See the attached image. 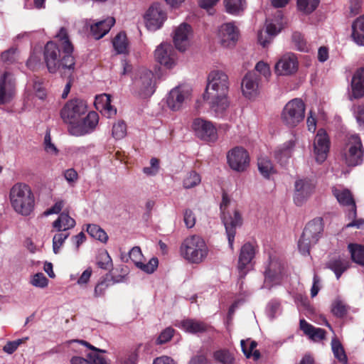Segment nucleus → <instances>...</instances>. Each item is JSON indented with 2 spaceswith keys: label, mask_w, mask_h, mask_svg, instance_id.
Wrapping results in <instances>:
<instances>
[{
  "label": "nucleus",
  "mask_w": 364,
  "mask_h": 364,
  "mask_svg": "<svg viewBox=\"0 0 364 364\" xmlns=\"http://www.w3.org/2000/svg\"><path fill=\"white\" fill-rule=\"evenodd\" d=\"M60 46L63 49L61 54L59 46L57 43L49 41L44 48V61L50 73H55L60 69L68 72L70 75L75 70V58L72 55L73 46L68 38V35L65 28H61L56 35Z\"/></svg>",
  "instance_id": "obj_1"
},
{
  "label": "nucleus",
  "mask_w": 364,
  "mask_h": 364,
  "mask_svg": "<svg viewBox=\"0 0 364 364\" xmlns=\"http://www.w3.org/2000/svg\"><path fill=\"white\" fill-rule=\"evenodd\" d=\"M209 250L204 239L198 235L186 237L181 242L179 253L187 262L191 264H200L208 257Z\"/></svg>",
  "instance_id": "obj_2"
},
{
  "label": "nucleus",
  "mask_w": 364,
  "mask_h": 364,
  "mask_svg": "<svg viewBox=\"0 0 364 364\" xmlns=\"http://www.w3.org/2000/svg\"><path fill=\"white\" fill-rule=\"evenodd\" d=\"M9 198L14 210L22 215H28L34 208V196L28 186L18 183L10 190Z\"/></svg>",
  "instance_id": "obj_3"
},
{
  "label": "nucleus",
  "mask_w": 364,
  "mask_h": 364,
  "mask_svg": "<svg viewBox=\"0 0 364 364\" xmlns=\"http://www.w3.org/2000/svg\"><path fill=\"white\" fill-rule=\"evenodd\" d=\"M323 230V224L321 218H316L306 224L298 242V248L302 255L309 254L311 246L317 243Z\"/></svg>",
  "instance_id": "obj_4"
},
{
  "label": "nucleus",
  "mask_w": 364,
  "mask_h": 364,
  "mask_svg": "<svg viewBox=\"0 0 364 364\" xmlns=\"http://www.w3.org/2000/svg\"><path fill=\"white\" fill-rule=\"evenodd\" d=\"M230 203L228 195L223 192L222 196V202L220 209L222 213L223 223L225 228V231L228 240L229 246L233 248V242L236 234V228L242 225V217L237 210H235L233 215L225 213V210Z\"/></svg>",
  "instance_id": "obj_5"
},
{
  "label": "nucleus",
  "mask_w": 364,
  "mask_h": 364,
  "mask_svg": "<svg viewBox=\"0 0 364 364\" xmlns=\"http://www.w3.org/2000/svg\"><path fill=\"white\" fill-rule=\"evenodd\" d=\"M305 104L299 98L289 101L281 112V120L288 127L293 128L303 122L305 117Z\"/></svg>",
  "instance_id": "obj_6"
},
{
  "label": "nucleus",
  "mask_w": 364,
  "mask_h": 364,
  "mask_svg": "<svg viewBox=\"0 0 364 364\" xmlns=\"http://www.w3.org/2000/svg\"><path fill=\"white\" fill-rule=\"evenodd\" d=\"M364 149L360 136L352 134L343 150L342 157L348 166H355L363 161Z\"/></svg>",
  "instance_id": "obj_7"
},
{
  "label": "nucleus",
  "mask_w": 364,
  "mask_h": 364,
  "mask_svg": "<svg viewBox=\"0 0 364 364\" xmlns=\"http://www.w3.org/2000/svg\"><path fill=\"white\" fill-rule=\"evenodd\" d=\"M154 75L149 70L141 68L135 74L132 82L134 93L140 97L146 98L151 96L155 91Z\"/></svg>",
  "instance_id": "obj_8"
},
{
  "label": "nucleus",
  "mask_w": 364,
  "mask_h": 364,
  "mask_svg": "<svg viewBox=\"0 0 364 364\" xmlns=\"http://www.w3.org/2000/svg\"><path fill=\"white\" fill-rule=\"evenodd\" d=\"M229 80L228 75L222 70H213L208 77V84L203 99L215 97L218 95L228 94Z\"/></svg>",
  "instance_id": "obj_9"
},
{
  "label": "nucleus",
  "mask_w": 364,
  "mask_h": 364,
  "mask_svg": "<svg viewBox=\"0 0 364 364\" xmlns=\"http://www.w3.org/2000/svg\"><path fill=\"white\" fill-rule=\"evenodd\" d=\"M87 107L82 100L75 99L69 100L63 107L60 116L68 127L77 125L81 117L86 112Z\"/></svg>",
  "instance_id": "obj_10"
},
{
  "label": "nucleus",
  "mask_w": 364,
  "mask_h": 364,
  "mask_svg": "<svg viewBox=\"0 0 364 364\" xmlns=\"http://www.w3.org/2000/svg\"><path fill=\"white\" fill-rule=\"evenodd\" d=\"M227 160L230 167L237 172L245 171L250 165L248 152L241 146H236L228 152Z\"/></svg>",
  "instance_id": "obj_11"
},
{
  "label": "nucleus",
  "mask_w": 364,
  "mask_h": 364,
  "mask_svg": "<svg viewBox=\"0 0 364 364\" xmlns=\"http://www.w3.org/2000/svg\"><path fill=\"white\" fill-rule=\"evenodd\" d=\"M98 122V114L94 111L90 112L85 117H81L77 125L68 127V131L72 135L82 136L92 132Z\"/></svg>",
  "instance_id": "obj_12"
},
{
  "label": "nucleus",
  "mask_w": 364,
  "mask_h": 364,
  "mask_svg": "<svg viewBox=\"0 0 364 364\" xmlns=\"http://www.w3.org/2000/svg\"><path fill=\"white\" fill-rule=\"evenodd\" d=\"M299 67L296 55L287 53L281 56L274 66L275 73L278 75H291L295 73Z\"/></svg>",
  "instance_id": "obj_13"
},
{
  "label": "nucleus",
  "mask_w": 364,
  "mask_h": 364,
  "mask_svg": "<svg viewBox=\"0 0 364 364\" xmlns=\"http://www.w3.org/2000/svg\"><path fill=\"white\" fill-rule=\"evenodd\" d=\"M255 254V247L252 243L246 242L241 247L237 264L240 278L246 276Z\"/></svg>",
  "instance_id": "obj_14"
},
{
  "label": "nucleus",
  "mask_w": 364,
  "mask_h": 364,
  "mask_svg": "<svg viewBox=\"0 0 364 364\" xmlns=\"http://www.w3.org/2000/svg\"><path fill=\"white\" fill-rule=\"evenodd\" d=\"M330 141L326 132L318 129L314 141V154L318 163H323L327 158L329 151Z\"/></svg>",
  "instance_id": "obj_15"
},
{
  "label": "nucleus",
  "mask_w": 364,
  "mask_h": 364,
  "mask_svg": "<svg viewBox=\"0 0 364 364\" xmlns=\"http://www.w3.org/2000/svg\"><path fill=\"white\" fill-rule=\"evenodd\" d=\"M192 127L197 136L203 140L215 141L218 138L216 129L211 122L198 118L193 121Z\"/></svg>",
  "instance_id": "obj_16"
},
{
  "label": "nucleus",
  "mask_w": 364,
  "mask_h": 364,
  "mask_svg": "<svg viewBox=\"0 0 364 364\" xmlns=\"http://www.w3.org/2000/svg\"><path fill=\"white\" fill-rule=\"evenodd\" d=\"M154 55L160 64L168 68H171L176 64V52L170 43H161L156 48Z\"/></svg>",
  "instance_id": "obj_17"
},
{
  "label": "nucleus",
  "mask_w": 364,
  "mask_h": 364,
  "mask_svg": "<svg viewBox=\"0 0 364 364\" xmlns=\"http://www.w3.org/2000/svg\"><path fill=\"white\" fill-rule=\"evenodd\" d=\"M144 18L148 29L156 31L161 27L166 19V14L159 4H154L146 11Z\"/></svg>",
  "instance_id": "obj_18"
},
{
  "label": "nucleus",
  "mask_w": 364,
  "mask_h": 364,
  "mask_svg": "<svg viewBox=\"0 0 364 364\" xmlns=\"http://www.w3.org/2000/svg\"><path fill=\"white\" fill-rule=\"evenodd\" d=\"M192 36V28L190 25L183 23L178 26L173 33V43L180 51H185L190 44V38Z\"/></svg>",
  "instance_id": "obj_19"
},
{
  "label": "nucleus",
  "mask_w": 364,
  "mask_h": 364,
  "mask_svg": "<svg viewBox=\"0 0 364 364\" xmlns=\"http://www.w3.org/2000/svg\"><path fill=\"white\" fill-rule=\"evenodd\" d=\"M218 38L221 46L225 48L232 47L238 39V31L232 23H226L219 28Z\"/></svg>",
  "instance_id": "obj_20"
},
{
  "label": "nucleus",
  "mask_w": 364,
  "mask_h": 364,
  "mask_svg": "<svg viewBox=\"0 0 364 364\" xmlns=\"http://www.w3.org/2000/svg\"><path fill=\"white\" fill-rule=\"evenodd\" d=\"M314 186L310 180L299 179L294 184V201L296 205H301L311 196Z\"/></svg>",
  "instance_id": "obj_21"
},
{
  "label": "nucleus",
  "mask_w": 364,
  "mask_h": 364,
  "mask_svg": "<svg viewBox=\"0 0 364 364\" xmlns=\"http://www.w3.org/2000/svg\"><path fill=\"white\" fill-rule=\"evenodd\" d=\"M259 76L255 72H250L245 75L242 82V91L245 97L252 99L259 94Z\"/></svg>",
  "instance_id": "obj_22"
},
{
  "label": "nucleus",
  "mask_w": 364,
  "mask_h": 364,
  "mask_svg": "<svg viewBox=\"0 0 364 364\" xmlns=\"http://www.w3.org/2000/svg\"><path fill=\"white\" fill-rule=\"evenodd\" d=\"M14 92V79L10 73L5 72L0 77V105L10 102Z\"/></svg>",
  "instance_id": "obj_23"
},
{
  "label": "nucleus",
  "mask_w": 364,
  "mask_h": 364,
  "mask_svg": "<svg viewBox=\"0 0 364 364\" xmlns=\"http://www.w3.org/2000/svg\"><path fill=\"white\" fill-rule=\"evenodd\" d=\"M188 96L189 92L188 90L181 87H176L168 93L166 99L167 105L173 111L178 110Z\"/></svg>",
  "instance_id": "obj_24"
},
{
  "label": "nucleus",
  "mask_w": 364,
  "mask_h": 364,
  "mask_svg": "<svg viewBox=\"0 0 364 364\" xmlns=\"http://www.w3.org/2000/svg\"><path fill=\"white\" fill-rule=\"evenodd\" d=\"M228 94L218 95L215 97H206L210 109L217 117H223L230 106V102L227 97Z\"/></svg>",
  "instance_id": "obj_25"
},
{
  "label": "nucleus",
  "mask_w": 364,
  "mask_h": 364,
  "mask_svg": "<svg viewBox=\"0 0 364 364\" xmlns=\"http://www.w3.org/2000/svg\"><path fill=\"white\" fill-rule=\"evenodd\" d=\"M333 193L341 205L345 206H350L351 209L349 210L348 218L353 219L355 218L356 205L350 191L348 189L339 190L334 188L333 190Z\"/></svg>",
  "instance_id": "obj_26"
},
{
  "label": "nucleus",
  "mask_w": 364,
  "mask_h": 364,
  "mask_svg": "<svg viewBox=\"0 0 364 364\" xmlns=\"http://www.w3.org/2000/svg\"><path fill=\"white\" fill-rule=\"evenodd\" d=\"M281 266L277 261L270 262L264 272V285L270 289L273 285L278 284L281 279Z\"/></svg>",
  "instance_id": "obj_27"
},
{
  "label": "nucleus",
  "mask_w": 364,
  "mask_h": 364,
  "mask_svg": "<svg viewBox=\"0 0 364 364\" xmlns=\"http://www.w3.org/2000/svg\"><path fill=\"white\" fill-rule=\"evenodd\" d=\"M114 23L115 19L113 17L96 22L90 26L91 35L97 40L100 39L109 31Z\"/></svg>",
  "instance_id": "obj_28"
},
{
  "label": "nucleus",
  "mask_w": 364,
  "mask_h": 364,
  "mask_svg": "<svg viewBox=\"0 0 364 364\" xmlns=\"http://www.w3.org/2000/svg\"><path fill=\"white\" fill-rule=\"evenodd\" d=\"M95 105L96 109L100 110L107 118L115 115L117 109L111 105L110 95L102 94L96 96Z\"/></svg>",
  "instance_id": "obj_29"
},
{
  "label": "nucleus",
  "mask_w": 364,
  "mask_h": 364,
  "mask_svg": "<svg viewBox=\"0 0 364 364\" xmlns=\"http://www.w3.org/2000/svg\"><path fill=\"white\" fill-rule=\"evenodd\" d=\"M352 96L360 98L364 96V67L358 68L351 80Z\"/></svg>",
  "instance_id": "obj_30"
},
{
  "label": "nucleus",
  "mask_w": 364,
  "mask_h": 364,
  "mask_svg": "<svg viewBox=\"0 0 364 364\" xmlns=\"http://www.w3.org/2000/svg\"><path fill=\"white\" fill-rule=\"evenodd\" d=\"M300 328L306 335L309 336L311 339L315 341H321L326 336L325 330L314 327L307 323L304 319L300 320Z\"/></svg>",
  "instance_id": "obj_31"
},
{
  "label": "nucleus",
  "mask_w": 364,
  "mask_h": 364,
  "mask_svg": "<svg viewBox=\"0 0 364 364\" xmlns=\"http://www.w3.org/2000/svg\"><path fill=\"white\" fill-rule=\"evenodd\" d=\"M122 277L120 279H116L110 273H107L105 276L97 284L94 290V296L95 297L103 296L105 294L107 288L115 283H118L122 281Z\"/></svg>",
  "instance_id": "obj_32"
},
{
  "label": "nucleus",
  "mask_w": 364,
  "mask_h": 364,
  "mask_svg": "<svg viewBox=\"0 0 364 364\" xmlns=\"http://www.w3.org/2000/svg\"><path fill=\"white\" fill-rule=\"evenodd\" d=\"M327 267L335 273L337 279H338L342 274L346 271L350 267V262L348 259L338 257L331 259Z\"/></svg>",
  "instance_id": "obj_33"
},
{
  "label": "nucleus",
  "mask_w": 364,
  "mask_h": 364,
  "mask_svg": "<svg viewBox=\"0 0 364 364\" xmlns=\"http://www.w3.org/2000/svg\"><path fill=\"white\" fill-rule=\"evenodd\" d=\"M75 225V220L72 218L68 213H62L53 223V227L58 232H65L74 228Z\"/></svg>",
  "instance_id": "obj_34"
},
{
  "label": "nucleus",
  "mask_w": 364,
  "mask_h": 364,
  "mask_svg": "<svg viewBox=\"0 0 364 364\" xmlns=\"http://www.w3.org/2000/svg\"><path fill=\"white\" fill-rule=\"evenodd\" d=\"M178 327L183 328L186 332L196 333L205 331L208 326L203 322L187 319L181 321L178 324Z\"/></svg>",
  "instance_id": "obj_35"
},
{
  "label": "nucleus",
  "mask_w": 364,
  "mask_h": 364,
  "mask_svg": "<svg viewBox=\"0 0 364 364\" xmlns=\"http://www.w3.org/2000/svg\"><path fill=\"white\" fill-rule=\"evenodd\" d=\"M352 37L360 46H364V16L358 18L352 25Z\"/></svg>",
  "instance_id": "obj_36"
},
{
  "label": "nucleus",
  "mask_w": 364,
  "mask_h": 364,
  "mask_svg": "<svg viewBox=\"0 0 364 364\" xmlns=\"http://www.w3.org/2000/svg\"><path fill=\"white\" fill-rule=\"evenodd\" d=\"M90 360L81 357H73L71 364H109L105 358L99 355L97 353H91L87 355Z\"/></svg>",
  "instance_id": "obj_37"
},
{
  "label": "nucleus",
  "mask_w": 364,
  "mask_h": 364,
  "mask_svg": "<svg viewBox=\"0 0 364 364\" xmlns=\"http://www.w3.org/2000/svg\"><path fill=\"white\" fill-rule=\"evenodd\" d=\"M295 144L294 141L289 140L285 142L281 147L275 151V157L279 162L283 163L291 156V152Z\"/></svg>",
  "instance_id": "obj_38"
},
{
  "label": "nucleus",
  "mask_w": 364,
  "mask_h": 364,
  "mask_svg": "<svg viewBox=\"0 0 364 364\" xmlns=\"http://www.w3.org/2000/svg\"><path fill=\"white\" fill-rule=\"evenodd\" d=\"M348 247L352 260L361 266H364V246L356 244H349Z\"/></svg>",
  "instance_id": "obj_39"
},
{
  "label": "nucleus",
  "mask_w": 364,
  "mask_h": 364,
  "mask_svg": "<svg viewBox=\"0 0 364 364\" xmlns=\"http://www.w3.org/2000/svg\"><path fill=\"white\" fill-rule=\"evenodd\" d=\"M224 4L228 13L237 15L244 11L245 0H224Z\"/></svg>",
  "instance_id": "obj_40"
},
{
  "label": "nucleus",
  "mask_w": 364,
  "mask_h": 364,
  "mask_svg": "<svg viewBox=\"0 0 364 364\" xmlns=\"http://www.w3.org/2000/svg\"><path fill=\"white\" fill-rule=\"evenodd\" d=\"M97 265L100 269L109 272L113 269L112 258L107 250H102L98 253L97 256Z\"/></svg>",
  "instance_id": "obj_41"
},
{
  "label": "nucleus",
  "mask_w": 364,
  "mask_h": 364,
  "mask_svg": "<svg viewBox=\"0 0 364 364\" xmlns=\"http://www.w3.org/2000/svg\"><path fill=\"white\" fill-rule=\"evenodd\" d=\"M87 232L92 237L95 238L103 243H106L107 242L108 236L107 233L97 225H87Z\"/></svg>",
  "instance_id": "obj_42"
},
{
  "label": "nucleus",
  "mask_w": 364,
  "mask_h": 364,
  "mask_svg": "<svg viewBox=\"0 0 364 364\" xmlns=\"http://www.w3.org/2000/svg\"><path fill=\"white\" fill-rule=\"evenodd\" d=\"M258 169L264 178H269L274 173V169L271 161L267 157H259L257 162Z\"/></svg>",
  "instance_id": "obj_43"
},
{
  "label": "nucleus",
  "mask_w": 364,
  "mask_h": 364,
  "mask_svg": "<svg viewBox=\"0 0 364 364\" xmlns=\"http://www.w3.org/2000/svg\"><path fill=\"white\" fill-rule=\"evenodd\" d=\"M113 46L119 54L126 53L127 52V39L124 32L119 33L113 40Z\"/></svg>",
  "instance_id": "obj_44"
},
{
  "label": "nucleus",
  "mask_w": 364,
  "mask_h": 364,
  "mask_svg": "<svg viewBox=\"0 0 364 364\" xmlns=\"http://www.w3.org/2000/svg\"><path fill=\"white\" fill-rule=\"evenodd\" d=\"M331 348L335 358L341 363L346 364L348 363L347 355L341 342L336 338L333 339Z\"/></svg>",
  "instance_id": "obj_45"
},
{
  "label": "nucleus",
  "mask_w": 364,
  "mask_h": 364,
  "mask_svg": "<svg viewBox=\"0 0 364 364\" xmlns=\"http://www.w3.org/2000/svg\"><path fill=\"white\" fill-rule=\"evenodd\" d=\"M279 32V29L272 23L267 24L266 33L268 35V38H263V33L260 32L258 34V41L263 46L266 47L271 41L272 36H276Z\"/></svg>",
  "instance_id": "obj_46"
},
{
  "label": "nucleus",
  "mask_w": 364,
  "mask_h": 364,
  "mask_svg": "<svg viewBox=\"0 0 364 364\" xmlns=\"http://www.w3.org/2000/svg\"><path fill=\"white\" fill-rule=\"evenodd\" d=\"M200 175L194 171H191L186 175L183 178V187L186 189L193 188L200 183Z\"/></svg>",
  "instance_id": "obj_47"
},
{
  "label": "nucleus",
  "mask_w": 364,
  "mask_h": 364,
  "mask_svg": "<svg viewBox=\"0 0 364 364\" xmlns=\"http://www.w3.org/2000/svg\"><path fill=\"white\" fill-rule=\"evenodd\" d=\"M319 4V0H297V6L299 10L309 14L314 11Z\"/></svg>",
  "instance_id": "obj_48"
},
{
  "label": "nucleus",
  "mask_w": 364,
  "mask_h": 364,
  "mask_svg": "<svg viewBox=\"0 0 364 364\" xmlns=\"http://www.w3.org/2000/svg\"><path fill=\"white\" fill-rule=\"evenodd\" d=\"M214 358L222 364H234V358L227 350H220L214 353Z\"/></svg>",
  "instance_id": "obj_49"
},
{
  "label": "nucleus",
  "mask_w": 364,
  "mask_h": 364,
  "mask_svg": "<svg viewBox=\"0 0 364 364\" xmlns=\"http://www.w3.org/2000/svg\"><path fill=\"white\" fill-rule=\"evenodd\" d=\"M70 234L66 232H60L55 234L53 238V250L55 254H58L60 247L63 246L65 240L69 237Z\"/></svg>",
  "instance_id": "obj_50"
},
{
  "label": "nucleus",
  "mask_w": 364,
  "mask_h": 364,
  "mask_svg": "<svg viewBox=\"0 0 364 364\" xmlns=\"http://www.w3.org/2000/svg\"><path fill=\"white\" fill-rule=\"evenodd\" d=\"M127 134V126L123 121H119L112 127V136L116 139H121Z\"/></svg>",
  "instance_id": "obj_51"
},
{
  "label": "nucleus",
  "mask_w": 364,
  "mask_h": 364,
  "mask_svg": "<svg viewBox=\"0 0 364 364\" xmlns=\"http://www.w3.org/2000/svg\"><path fill=\"white\" fill-rule=\"evenodd\" d=\"M159 261L156 257H152L148 263L144 264L142 262L138 263L136 267L147 274L153 273L158 267Z\"/></svg>",
  "instance_id": "obj_52"
},
{
  "label": "nucleus",
  "mask_w": 364,
  "mask_h": 364,
  "mask_svg": "<svg viewBox=\"0 0 364 364\" xmlns=\"http://www.w3.org/2000/svg\"><path fill=\"white\" fill-rule=\"evenodd\" d=\"M292 42L297 50L303 52L308 51L306 42L299 32H294L292 34Z\"/></svg>",
  "instance_id": "obj_53"
},
{
  "label": "nucleus",
  "mask_w": 364,
  "mask_h": 364,
  "mask_svg": "<svg viewBox=\"0 0 364 364\" xmlns=\"http://www.w3.org/2000/svg\"><path fill=\"white\" fill-rule=\"evenodd\" d=\"M331 311L337 317H343L347 313V306L342 301L336 299L332 304Z\"/></svg>",
  "instance_id": "obj_54"
},
{
  "label": "nucleus",
  "mask_w": 364,
  "mask_h": 364,
  "mask_svg": "<svg viewBox=\"0 0 364 364\" xmlns=\"http://www.w3.org/2000/svg\"><path fill=\"white\" fill-rule=\"evenodd\" d=\"M280 302L277 300L270 301L267 306V314L270 319L275 318L277 314L280 311Z\"/></svg>",
  "instance_id": "obj_55"
},
{
  "label": "nucleus",
  "mask_w": 364,
  "mask_h": 364,
  "mask_svg": "<svg viewBox=\"0 0 364 364\" xmlns=\"http://www.w3.org/2000/svg\"><path fill=\"white\" fill-rule=\"evenodd\" d=\"M44 146L47 153L52 155H57L58 150L56 146L51 142V136L50 131H47L44 137Z\"/></svg>",
  "instance_id": "obj_56"
},
{
  "label": "nucleus",
  "mask_w": 364,
  "mask_h": 364,
  "mask_svg": "<svg viewBox=\"0 0 364 364\" xmlns=\"http://www.w3.org/2000/svg\"><path fill=\"white\" fill-rule=\"evenodd\" d=\"M31 283L36 287L44 288L48 285V280L43 273H37L33 275Z\"/></svg>",
  "instance_id": "obj_57"
},
{
  "label": "nucleus",
  "mask_w": 364,
  "mask_h": 364,
  "mask_svg": "<svg viewBox=\"0 0 364 364\" xmlns=\"http://www.w3.org/2000/svg\"><path fill=\"white\" fill-rule=\"evenodd\" d=\"M1 58L3 62L11 64L16 60V49L11 48L1 53Z\"/></svg>",
  "instance_id": "obj_58"
},
{
  "label": "nucleus",
  "mask_w": 364,
  "mask_h": 364,
  "mask_svg": "<svg viewBox=\"0 0 364 364\" xmlns=\"http://www.w3.org/2000/svg\"><path fill=\"white\" fill-rule=\"evenodd\" d=\"M173 328L171 327L166 328L160 333L159 336L156 340V343L161 345L169 341L173 337Z\"/></svg>",
  "instance_id": "obj_59"
},
{
  "label": "nucleus",
  "mask_w": 364,
  "mask_h": 364,
  "mask_svg": "<svg viewBox=\"0 0 364 364\" xmlns=\"http://www.w3.org/2000/svg\"><path fill=\"white\" fill-rule=\"evenodd\" d=\"M28 340V338H25L23 339H17L13 341H9L3 348V350L8 353L12 354L14 351L16 350L18 347L23 343L24 341Z\"/></svg>",
  "instance_id": "obj_60"
},
{
  "label": "nucleus",
  "mask_w": 364,
  "mask_h": 364,
  "mask_svg": "<svg viewBox=\"0 0 364 364\" xmlns=\"http://www.w3.org/2000/svg\"><path fill=\"white\" fill-rule=\"evenodd\" d=\"M183 221L188 228H193L196 224V216L190 209H186L183 213Z\"/></svg>",
  "instance_id": "obj_61"
},
{
  "label": "nucleus",
  "mask_w": 364,
  "mask_h": 364,
  "mask_svg": "<svg viewBox=\"0 0 364 364\" xmlns=\"http://www.w3.org/2000/svg\"><path fill=\"white\" fill-rule=\"evenodd\" d=\"M354 114L360 129H364V105L354 107Z\"/></svg>",
  "instance_id": "obj_62"
},
{
  "label": "nucleus",
  "mask_w": 364,
  "mask_h": 364,
  "mask_svg": "<svg viewBox=\"0 0 364 364\" xmlns=\"http://www.w3.org/2000/svg\"><path fill=\"white\" fill-rule=\"evenodd\" d=\"M255 70L257 72L262 75L265 78H268L271 75V71L269 65L263 61H259L256 64Z\"/></svg>",
  "instance_id": "obj_63"
},
{
  "label": "nucleus",
  "mask_w": 364,
  "mask_h": 364,
  "mask_svg": "<svg viewBox=\"0 0 364 364\" xmlns=\"http://www.w3.org/2000/svg\"><path fill=\"white\" fill-rule=\"evenodd\" d=\"M143 257L141 249L139 247H134L129 252V258L136 266L138 263L141 262Z\"/></svg>",
  "instance_id": "obj_64"
}]
</instances>
